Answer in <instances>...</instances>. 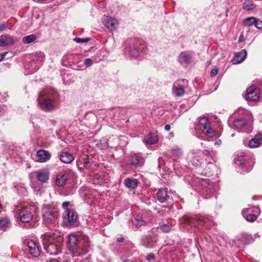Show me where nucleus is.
Segmentation results:
<instances>
[{
    "label": "nucleus",
    "mask_w": 262,
    "mask_h": 262,
    "mask_svg": "<svg viewBox=\"0 0 262 262\" xmlns=\"http://www.w3.org/2000/svg\"><path fill=\"white\" fill-rule=\"evenodd\" d=\"M233 125L237 129H242V132H247L246 129H243L245 127H247L248 124L247 121L244 118H239L235 119L233 122Z\"/></svg>",
    "instance_id": "21"
},
{
    "label": "nucleus",
    "mask_w": 262,
    "mask_h": 262,
    "mask_svg": "<svg viewBox=\"0 0 262 262\" xmlns=\"http://www.w3.org/2000/svg\"><path fill=\"white\" fill-rule=\"evenodd\" d=\"M68 244L73 256H79L88 253L90 246L89 237L85 235H80L78 238L74 235H69Z\"/></svg>",
    "instance_id": "2"
},
{
    "label": "nucleus",
    "mask_w": 262,
    "mask_h": 262,
    "mask_svg": "<svg viewBox=\"0 0 262 262\" xmlns=\"http://www.w3.org/2000/svg\"><path fill=\"white\" fill-rule=\"evenodd\" d=\"M260 144H262V134L258 133L249 141L248 146L250 148H255Z\"/></svg>",
    "instance_id": "19"
},
{
    "label": "nucleus",
    "mask_w": 262,
    "mask_h": 262,
    "mask_svg": "<svg viewBox=\"0 0 262 262\" xmlns=\"http://www.w3.org/2000/svg\"><path fill=\"white\" fill-rule=\"evenodd\" d=\"M161 230L164 232H168L170 230V227L168 225L163 224L161 226Z\"/></svg>",
    "instance_id": "42"
},
{
    "label": "nucleus",
    "mask_w": 262,
    "mask_h": 262,
    "mask_svg": "<svg viewBox=\"0 0 262 262\" xmlns=\"http://www.w3.org/2000/svg\"><path fill=\"white\" fill-rule=\"evenodd\" d=\"M133 224L136 227L145 226L147 222L143 220L142 216L140 214L134 215L132 217Z\"/></svg>",
    "instance_id": "20"
},
{
    "label": "nucleus",
    "mask_w": 262,
    "mask_h": 262,
    "mask_svg": "<svg viewBox=\"0 0 262 262\" xmlns=\"http://www.w3.org/2000/svg\"><path fill=\"white\" fill-rule=\"evenodd\" d=\"M259 98V91L254 85L248 88L246 91V99L247 101H257Z\"/></svg>",
    "instance_id": "9"
},
{
    "label": "nucleus",
    "mask_w": 262,
    "mask_h": 262,
    "mask_svg": "<svg viewBox=\"0 0 262 262\" xmlns=\"http://www.w3.org/2000/svg\"><path fill=\"white\" fill-rule=\"evenodd\" d=\"M253 238L250 235H246L244 239V242L245 244H249L253 242Z\"/></svg>",
    "instance_id": "41"
},
{
    "label": "nucleus",
    "mask_w": 262,
    "mask_h": 262,
    "mask_svg": "<svg viewBox=\"0 0 262 262\" xmlns=\"http://www.w3.org/2000/svg\"><path fill=\"white\" fill-rule=\"evenodd\" d=\"M38 180L42 183H47L49 179L50 173L48 169H42L36 171Z\"/></svg>",
    "instance_id": "11"
},
{
    "label": "nucleus",
    "mask_w": 262,
    "mask_h": 262,
    "mask_svg": "<svg viewBox=\"0 0 262 262\" xmlns=\"http://www.w3.org/2000/svg\"><path fill=\"white\" fill-rule=\"evenodd\" d=\"M7 25L5 23L0 24V31H3L6 29Z\"/></svg>",
    "instance_id": "47"
},
{
    "label": "nucleus",
    "mask_w": 262,
    "mask_h": 262,
    "mask_svg": "<svg viewBox=\"0 0 262 262\" xmlns=\"http://www.w3.org/2000/svg\"><path fill=\"white\" fill-rule=\"evenodd\" d=\"M36 36L34 34H31L29 35L25 36L23 38V42L25 44L31 43L36 39Z\"/></svg>",
    "instance_id": "35"
},
{
    "label": "nucleus",
    "mask_w": 262,
    "mask_h": 262,
    "mask_svg": "<svg viewBox=\"0 0 262 262\" xmlns=\"http://www.w3.org/2000/svg\"><path fill=\"white\" fill-rule=\"evenodd\" d=\"M14 43V40L12 36L8 35H2L0 37V47H5Z\"/></svg>",
    "instance_id": "22"
},
{
    "label": "nucleus",
    "mask_w": 262,
    "mask_h": 262,
    "mask_svg": "<svg viewBox=\"0 0 262 262\" xmlns=\"http://www.w3.org/2000/svg\"><path fill=\"white\" fill-rule=\"evenodd\" d=\"M6 54V53L0 54V62L4 59Z\"/></svg>",
    "instance_id": "49"
},
{
    "label": "nucleus",
    "mask_w": 262,
    "mask_h": 262,
    "mask_svg": "<svg viewBox=\"0 0 262 262\" xmlns=\"http://www.w3.org/2000/svg\"><path fill=\"white\" fill-rule=\"evenodd\" d=\"M138 184V181L136 179L127 178L124 181V185L128 188L135 189Z\"/></svg>",
    "instance_id": "29"
},
{
    "label": "nucleus",
    "mask_w": 262,
    "mask_h": 262,
    "mask_svg": "<svg viewBox=\"0 0 262 262\" xmlns=\"http://www.w3.org/2000/svg\"><path fill=\"white\" fill-rule=\"evenodd\" d=\"M144 163V159L137 155H134L131 156L129 160V164L132 167H141Z\"/></svg>",
    "instance_id": "13"
},
{
    "label": "nucleus",
    "mask_w": 262,
    "mask_h": 262,
    "mask_svg": "<svg viewBox=\"0 0 262 262\" xmlns=\"http://www.w3.org/2000/svg\"><path fill=\"white\" fill-rule=\"evenodd\" d=\"M158 141V137L155 134L150 133L144 138V141L149 144H155Z\"/></svg>",
    "instance_id": "26"
},
{
    "label": "nucleus",
    "mask_w": 262,
    "mask_h": 262,
    "mask_svg": "<svg viewBox=\"0 0 262 262\" xmlns=\"http://www.w3.org/2000/svg\"><path fill=\"white\" fill-rule=\"evenodd\" d=\"M212 168L210 167H208L207 168H206L205 170L202 172L200 173V174L205 176L207 177H210L212 175Z\"/></svg>",
    "instance_id": "39"
},
{
    "label": "nucleus",
    "mask_w": 262,
    "mask_h": 262,
    "mask_svg": "<svg viewBox=\"0 0 262 262\" xmlns=\"http://www.w3.org/2000/svg\"><path fill=\"white\" fill-rule=\"evenodd\" d=\"M10 224V221L7 217H4L0 219L1 229L6 230L8 228H9Z\"/></svg>",
    "instance_id": "34"
},
{
    "label": "nucleus",
    "mask_w": 262,
    "mask_h": 262,
    "mask_svg": "<svg viewBox=\"0 0 262 262\" xmlns=\"http://www.w3.org/2000/svg\"><path fill=\"white\" fill-rule=\"evenodd\" d=\"M256 18L254 17H250L245 18L243 20V24L245 26H251L254 25Z\"/></svg>",
    "instance_id": "37"
},
{
    "label": "nucleus",
    "mask_w": 262,
    "mask_h": 262,
    "mask_svg": "<svg viewBox=\"0 0 262 262\" xmlns=\"http://www.w3.org/2000/svg\"><path fill=\"white\" fill-rule=\"evenodd\" d=\"M254 26L257 29H261L262 28V21L259 19H256L255 22L254 23Z\"/></svg>",
    "instance_id": "43"
},
{
    "label": "nucleus",
    "mask_w": 262,
    "mask_h": 262,
    "mask_svg": "<svg viewBox=\"0 0 262 262\" xmlns=\"http://www.w3.org/2000/svg\"><path fill=\"white\" fill-rule=\"evenodd\" d=\"M139 51L140 48L138 47L137 44H136L130 47L129 52L131 56L136 58L139 55Z\"/></svg>",
    "instance_id": "30"
},
{
    "label": "nucleus",
    "mask_w": 262,
    "mask_h": 262,
    "mask_svg": "<svg viewBox=\"0 0 262 262\" xmlns=\"http://www.w3.org/2000/svg\"><path fill=\"white\" fill-rule=\"evenodd\" d=\"M155 256L153 253H149L146 256V260L148 261H150L154 259H155Z\"/></svg>",
    "instance_id": "46"
},
{
    "label": "nucleus",
    "mask_w": 262,
    "mask_h": 262,
    "mask_svg": "<svg viewBox=\"0 0 262 262\" xmlns=\"http://www.w3.org/2000/svg\"><path fill=\"white\" fill-rule=\"evenodd\" d=\"M201 184L202 186L205 187V189L203 190V195L206 199L209 198L212 195L213 192L211 188L212 184L209 183L208 180L202 181Z\"/></svg>",
    "instance_id": "18"
},
{
    "label": "nucleus",
    "mask_w": 262,
    "mask_h": 262,
    "mask_svg": "<svg viewBox=\"0 0 262 262\" xmlns=\"http://www.w3.org/2000/svg\"><path fill=\"white\" fill-rule=\"evenodd\" d=\"M173 154H177V155L181 154V151L180 149H174L173 151Z\"/></svg>",
    "instance_id": "48"
},
{
    "label": "nucleus",
    "mask_w": 262,
    "mask_h": 262,
    "mask_svg": "<svg viewBox=\"0 0 262 262\" xmlns=\"http://www.w3.org/2000/svg\"><path fill=\"white\" fill-rule=\"evenodd\" d=\"M68 178V174L66 171L59 172L56 177L55 184L58 187H62L66 184Z\"/></svg>",
    "instance_id": "12"
},
{
    "label": "nucleus",
    "mask_w": 262,
    "mask_h": 262,
    "mask_svg": "<svg viewBox=\"0 0 262 262\" xmlns=\"http://www.w3.org/2000/svg\"><path fill=\"white\" fill-rule=\"evenodd\" d=\"M45 249L48 253H49L51 255L58 253V249L56 245L52 243H49L47 246H45Z\"/></svg>",
    "instance_id": "31"
},
{
    "label": "nucleus",
    "mask_w": 262,
    "mask_h": 262,
    "mask_svg": "<svg viewBox=\"0 0 262 262\" xmlns=\"http://www.w3.org/2000/svg\"><path fill=\"white\" fill-rule=\"evenodd\" d=\"M90 40V38H78V37H75L74 39H73V40L75 41L76 42L78 43H84V42H88Z\"/></svg>",
    "instance_id": "40"
},
{
    "label": "nucleus",
    "mask_w": 262,
    "mask_h": 262,
    "mask_svg": "<svg viewBox=\"0 0 262 262\" xmlns=\"http://www.w3.org/2000/svg\"><path fill=\"white\" fill-rule=\"evenodd\" d=\"M28 248L30 253L35 257H37L40 254V250L36 243L33 241L28 242Z\"/></svg>",
    "instance_id": "16"
},
{
    "label": "nucleus",
    "mask_w": 262,
    "mask_h": 262,
    "mask_svg": "<svg viewBox=\"0 0 262 262\" xmlns=\"http://www.w3.org/2000/svg\"><path fill=\"white\" fill-rule=\"evenodd\" d=\"M185 79H179L175 81L173 84V92L176 96H182L185 93V84L187 83Z\"/></svg>",
    "instance_id": "8"
},
{
    "label": "nucleus",
    "mask_w": 262,
    "mask_h": 262,
    "mask_svg": "<svg viewBox=\"0 0 262 262\" xmlns=\"http://www.w3.org/2000/svg\"><path fill=\"white\" fill-rule=\"evenodd\" d=\"M103 23L106 27L112 31L115 29L118 25V20L114 17L106 16L104 19Z\"/></svg>",
    "instance_id": "14"
},
{
    "label": "nucleus",
    "mask_w": 262,
    "mask_h": 262,
    "mask_svg": "<svg viewBox=\"0 0 262 262\" xmlns=\"http://www.w3.org/2000/svg\"><path fill=\"white\" fill-rule=\"evenodd\" d=\"M2 210V205L0 204V212H1Z\"/></svg>",
    "instance_id": "55"
},
{
    "label": "nucleus",
    "mask_w": 262,
    "mask_h": 262,
    "mask_svg": "<svg viewBox=\"0 0 262 262\" xmlns=\"http://www.w3.org/2000/svg\"><path fill=\"white\" fill-rule=\"evenodd\" d=\"M124 240V238L123 237H119L117 239V242L119 243L123 242Z\"/></svg>",
    "instance_id": "51"
},
{
    "label": "nucleus",
    "mask_w": 262,
    "mask_h": 262,
    "mask_svg": "<svg viewBox=\"0 0 262 262\" xmlns=\"http://www.w3.org/2000/svg\"><path fill=\"white\" fill-rule=\"evenodd\" d=\"M84 63L86 67H89L92 65L93 60L90 58H86L85 59Z\"/></svg>",
    "instance_id": "44"
},
{
    "label": "nucleus",
    "mask_w": 262,
    "mask_h": 262,
    "mask_svg": "<svg viewBox=\"0 0 262 262\" xmlns=\"http://www.w3.org/2000/svg\"><path fill=\"white\" fill-rule=\"evenodd\" d=\"M70 205L69 202H64L62 204V207L64 209L65 215L63 217V223L66 226L73 224L77 219L76 213L69 208Z\"/></svg>",
    "instance_id": "5"
},
{
    "label": "nucleus",
    "mask_w": 262,
    "mask_h": 262,
    "mask_svg": "<svg viewBox=\"0 0 262 262\" xmlns=\"http://www.w3.org/2000/svg\"><path fill=\"white\" fill-rule=\"evenodd\" d=\"M192 54L188 52H183L180 54L178 60L181 64L190 63L192 60Z\"/></svg>",
    "instance_id": "15"
},
{
    "label": "nucleus",
    "mask_w": 262,
    "mask_h": 262,
    "mask_svg": "<svg viewBox=\"0 0 262 262\" xmlns=\"http://www.w3.org/2000/svg\"><path fill=\"white\" fill-rule=\"evenodd\" d=\"M157 198L160 203L166 202L170 200L168 189L166 188H160L157 193Z\"/></svg>",
    "instance_id": "10"
},
{
    "label": "nucleus",
    "mask_w": 262,
    "mask_h": 262,
    "mask_svg": "<svg viewBox=\"0 0 262 262\" xmlns=\"http://www.w3.org/2000/svg\"><path fill=\"white\" fill-rule=\"evenodd\" d=\"M44 58V54L41 52L36 53L35 54L34 58L32 59L31 64L32 65L34 63L35 60L37 62V65L36 67L35 66V70H37L41 65V61L43 60Z\"/></svg>",
    "instance_id": "25"
},
{
    "label": "nucleus",
    "mask_w": 262,
    "mask_h": 262,
    "mask_svg": "<svg viewBox=\"0 0 262 262\" xmlns=\"http://www.w3.org/2000/svg\"><path fill=\"white\" fill-rule=\"evenodd\" d=\"M74 159V156L68 152H63L60 154V160L63 163H70L72 162Z\"/></svg>",
    "instance_id": "23"
},
{
    "label": "nucleus",
    "mask_w": 262,
    "mask_h": 262,
    "mask_svg": "<svg viewBox=\"0 0 262 262\" xmlns=\"http://www.w3.org/2000/svg\"><path fill=\"white\" fill-rule=\"evenodd\" d=\"M256 5L253 3V0H245L243 5V8L245 10L250 11L254 9Z\"/></svg>",
    "instance_id": "32"
},
{
    "label": "nucleus",
    "mask_w": 262,
    "mask_h": 262,
    "mask_svg": "<svg viewBox=\"0 0 262 262\" xmlns=\"http://www.w3.org/2000/svg\"><path fill=\"white\" fill-rule=\"evenodd\" d=\"M90 165V158L89 156H86L85 158H83L78 163V169L80 170H82L83 168H88Z\"/></svg>",
    "instance_id": "27"
},
{
    "label": "nucleus",
    "mask_w": 262,
    "mask_h": 262,
    "mask_svg": "<svg viewBox=\"0 0 262 262\" xmlns=\"http://www.w3.org/2000/svg\"><path fill=\"white\" fill-rule=\"evenodd\" d=\"M122 262H129V260L128 259H124L122 260Z\"/></svg>",
    "instance_id": "54"
},
{
    "label": "nucleus",
    "mask_w": 262,
    "mask_h": 262,
    "mask_svg": "<svg viewBox=\"0 0 262 262\" xmlns=\"http://www.w3.org/2000/svg\"><path fill=\"white\" fill-rule=\"evenodd\" d=\"M181 223L193 226L199 230L209 229L213 225L211 217L202 215H196L191 217L184 216L181 219Z\"/></svg>",
    "instance_id": "3"
},
{
    "label": "nucleus",
    "mask_w": 262,
    "mask_h": 262,
    "mask_svg": "<svg viewBox=\"0 0 262 262\" xmlns=\"http://www.w3.org/2000/svg\"><path fill=\"white\" fill-rule=\"evenodd\" d=\"M247 52L245 50H242L241 51L236 53L234 57L235 62L234 63H239L242 62L246 58Z\"/></svg>",
    "instance_id": "24"
},
{
    "label": "nucleus",
    "mask_w": 262,
    "mask_h": 262,
    "mask_svg": "<svg viewBox=\"0 0 262 262\" xmlns=\"http://www.w3.org/2000/svg\"><path fill=\"white\" fill-rule=\"evenodd\" d=\"M198 126L204 134L209 137H212L215 135V132L211 127L210 123L207 118H201L199 121Z\"/></svg>",
    "instance_id": "7"
},
{
    "label": "nucleus",
    "mask_w": 262,
    "mask_h": 262,
    "mask_svg": "<svg viewBox=\"0 0 262 262\" xmlns=\"http://www.w3.org/2000/svg\"><path fill=\"white\" fill-rule=\"evenodd\" d=\"M221 143V141L220 140L219 141H217L215 142V144H218V145L220 144Z\"/></svg>",
    "instance_id": "53"
},
{
    "label": "nucleus",
    "mask_w": 262,
    "mask_h": 262,
    "mask_svg": "<svg viewBox=\"0 0 262 262\" xmlns=\"http://www.w3.org/2000/svg\"><path fill=\"white\" fill-rule=\"evenodd\" d=\"M52 237V235L50 233H45L44 234L41 235V238L42 239V242L45 246H47L48 244H49L50 242V239Z\"/></svg>",
    "instance_id": "36"
},
{
    "label": "nucleus",
    "mask_w": 262,
    "mask_h": 262,
    "mask_svg": "<svg viewBox=\"0 0 262 262\" xmlns=\"http://www.w3.org/2000/svg\"><path fill=\"white\" fill-rule=\"evenodd\" d=\"M244 157L243 156L238 157L235 159V163L241 166L242 168L246 167L245 172H249L252 168V166L250 165L248 167H247L246 164L244 162V160L243 159Z\"/></svg>",
    "instance_id": "28"
},
{
    "label": "nucleus",
    "mask_w": 262,
    "mask_h": 262,
    "mask_svg": "<svg viewBox=\"0 0 262 262\" xmlns=\"http://www.w3.org/2000/svg\"><path fill=\"white\" fill-rule=\"evenodd\" d=\"M38 157L37 161L40 163H43L48 161L51 158V154L48 151L40 149L36 154Z\"/></svg>",
    "instance_id": "17"
},
{
    "label": "nucleus",
    "mask_w": 262,
    "mask_h": 262,
    "mask_svg": "<svg viewBox=\"0 0 262 262\" xmlns=\"http://www.w3.org/2000/svg\"><path fill=\"white\" fill-rule=\"evenodd\" d=\"M35 212L36 208L34 206L27 205L19 213L20 220L24 223H28L32 220Z\"/></svg>",
    "instance_id": "6"
},
{
    "label": "nucleus",
    "mask_w": 262,
    "mask_h": 262,
    "mask_svg": "<svg viewBox=\"0 0 262 262\" xmlns=\"http://www.w3.org/2000/svg\"><path fill=\"white\" fill-rule=\"evenodd\" d=\"M249 209H245L243 210L242 214L243 216L246 219V220L248 222H253L255 221L257 216L253 214H247V212L248 211Z\"/></svg>",
    "instance_id": "33"
},
{
    "label": "nucleus",
    "mask_w": 262,
    "mask_h": 262,
    "mask_svg": "<svg viewBox=\"0 0 262 262\" xmlns=\"http://www.w3.org/2000/svg\"><path fill=\"white\" fill-rule=\"evenodd\" d=\"M242 40V36H240L239 38V41H241Z\"/></svg>",
    "instance_id": "56"
},
{
    "label": "nucleus",
    "mask_w": 262,
    "mask_h": 262,
    "mask_svg": "<svg viewBox=\"0 0 262 262\" xmlns=\"http://www.w3.org/2000/svg\"><path fill=\"white\" fill-rule=\"evenodd\" d=\"M50 262H59L58 260L55 259H53L50 261Z\"/></svg>",
    "instance_id": "52"
},
{
    "label": "nucleus",
    "mask_w": 262,
    "mask_h": 262,
    "mask_svg": "<svg viewBox=\"0 0 262 262\" xmlns=\"http://www.w3.org/2000/svg\"><path fill=\"white\" fill-rule=\"evenodd\" d=\"M41 212L43 221L48 223L55 222L59 216V210L53 204H44L41 208Z\"/></svg>",
    "instance_id": "4"
},
{
    "label": "nucleus",
    "mask_w": 262,
    "mask_h": 262,
    "mask_svg": "<svg viewBox=\"0 0 262 262\" xmlns=\"http://www.w3.org/2000/svg\"><path fill=\"white\" fill-rule=\"evenodd\" d=\"M164 128L166 130L168 131L170 129V125L169 124L165 125Z\"/></svg>",
    "instance_id": "50"
},
{
    "label": "nucleus",
    "mask_w": 262,
    "mask_h": 262,
    "mask_svg": "<svg viewBox=\"0 0 262 262\" xmlns=\"http://www.w3.org/2000/svg\"><path fill=\"white\" fill-rule=\"evenodd\" d=\"M58 93L54 89L48 88L41 91L37 99L39 108L44 112H51L56 108Z\"/></svg>",
    "instance_id": "1"
},
{
    "label": "nucleus",
    "mask_w": 262,
    "mask_h": 262,
    "mask_svg": "<svg viewBox=\"0 0 262 262\" xmlns=\"http://www.w3.org/2000/svg\"><path fill=\"white\" fill-rule=\"evenodd\" d=\"M218 71L219 70L217 69H213L210 72V76L212 77L215 76L217 75Z\"/></svg>",
    "instance_id": "45"
},
{
    "label": "nucleus",
    "mask_w": 262,
    "mask_h": 262,
    "mask_svg": "<svg viewBox=\"0 0 262 262\" xmlns=\"http://www.w3.org/2000/svg\"><path fill=\"white\" fill-rule=\"evenodd\" d=\"M191 162L193 165L198 166L202 164V159L200 158V156H195L192 158L191 160Z\"/></svg>",
    "instance_id": "38"
}]
</instances>
